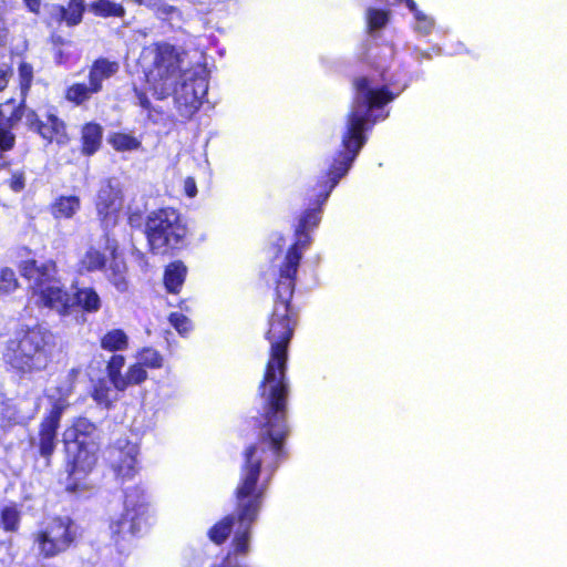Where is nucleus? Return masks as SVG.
<instances>
[{"instance_id": "nucleus-1", "label": "nucleus", "mask_w": 567, "mask_h": 567, "mask_svg": "<svg viewBox=\"0 0 567 567\" xmlns=\"http://www.w3.org/2000/svg\"><path fill=\"white\" fill-rule=\"evenodd\" d=\"M383 107L351 106L340 148L324 174L306 190V208L297 218L293 243L286 250L275 277L272 307L264 328V339L269 348L257 388L261 400L259 439L243 451L239 481L234 491V512L220 517L207 530V538L216 546H223L233 535L229 548H250L252 526L259 517L268 483L287 457L285 443L290 433L288 365L289 348L299 322V308L292 302L298 269L303 250L312 241L311 231L321 221L324 203L367 143L365 132L374 125L371 113Z\"/></svg>"}, {"instance_id": "nucleus-2", "label": "nucleus", "mask_w": 567, "mask_h": 567, "mask_svg": "<svg viewBox=\"0 0 567 567\" xmlns=\"http://www.w3.org/2000/svg\"><path fill=\"white\" fill-rule=\"evenodd\" d=\"M28 99L9 97L0 103V146L14 148L17 136L13 132L23 117H25L27 128L37 135L45 144L55 143L59 146H66L71 142V134L66 122L55 113H47L45 120H42L38 112L27 107Z\"/></svg>"}, {"instance_id": "nucleus-3", "label": "nucleus", "mask_w": 567, "mask_h": 567, "mask_svg": "<svg viewBox=\"0 0 567 567\" xmlns=\"http://www.w3.org/2000/svg\"><path fill=\"white\" fill-rule=\"evenodd\" d=\"M55 336L47 327L35 323L21 328L8 340L3 361L8 371L22 377L44 370L52 359Z\"/></svg>"}, {"instance_id": "nucleus-4", "label": "nucleus", "mask_w": 567, "mask_h": 567, "mask_svg": "<svg viewBox=\"0 0 567 567\" xmlns=\"http://www.w3.org/2000/svg\"><path fill=\"white\" fill-rule=\"evenodd\" d=\"M187 233L182 214L174 207H159L146 215L143 234L152 255H172L183 248Z\"/></svg>"}, {"instance_id": "nucleus-5", "label": "nucleus", "mask_w": 567, "mask_h": 567, "mask_svg": "<svg viewBox=\"0 0 567 567\" xmlns=\"http://www.w3.org/2000/svg\"><path fill=\"white\" fill-rule=\"evenodd\" d=\"M146 513L144 491L138 486L127 488L124 492L123 511L109 522L110 539L120 553L128 549L140 536Z\"/></svg>"}, {"instance_id": "nucleus-6", "label": "nucleus", "mask_w": 567, "mask_h": 567, "mask_svg": "<svg viewBox=\"0 0 567 567\" xmlns=\"http://www.w3.org/2000/svg\"><path fill=\"white\" fill-rule=\"evenodd\" d=\"M33 544L43 559H51L74 547L78 535L69 516H53L49 523L32 534Z\"/></svg>"}, {"instance_id": "nucleus-7", "label": "nucleus", "mask_w": 567, "mask_h": 567, "mask_svg": "<svg viewBox=\"0 0 567 567\" xmlns=\"http://www.w3.org/2000/svg\"><path fill=\"white\" fill-rule=\"evenodd\" d=\"M65 404L55 400L39 423L37 437L29 440L31 457L37 467L41 463L42 468H49L53 463V455L58 446V432Z\"/></svg>"}, {"instance_id": "nucleus-8", "label": "nucleus", "mask_w": 567, "mask_h": 567, "mask_svg": "<svg viewBox=\"0 0 567 567\" xmlns=\"http://www.w3.org/2000/svg\"><path fill=\"white\" fill-rule=\"evenodd\" d=\"M143 59H151L148 76L154 81L163 82V85L169 80H175L181 74L182 59L176 48L167 42H154L145 47L142 51ZM168 95L167 87L163 86L158 100Z\"/></svg>"}, {"instance_id": "nucleus-9", "label": "nucleus", "mask_w": 567, "mask_h": 567, "mask_svg": "<svg viewBox=\"0 0 567 567\" xmlns=\"http://www.w3.org/2000/svg\"><path fill=\"white\" fill-rule=\"evenodd\" d=\"M97 464L95 452L87 447H78L73 451L65 449L63 468L66 474L64 491L79 495L90 488L87 477Z\"/></svg>"}, {"instance_id": "nucleus-10", "label": "nucleus", "mask_w": 567, "mask_h": 567, "mask_svg": "<svg viewBox=\"0 0 567 567\" xmlns=\"http://www.w3.org/2000/svg\"><path fill=\"white\" fill-rule=\"evenodd\" d=\"M124 206V194L118 185L111 179L102 183L96 192L94 208L101 229L109 238V234L118 225Z\"/></svg>"}, {"instance_id": "nucleus-11", "label": "nucleus", "mask_w": 567, "mask_h": 567, "mask_svg": "<svg viewBox=\"0 0 567 567\" xmlns=\"http://www.w3.org/2000/svg\"><path fill=\"white\" fill-rule=\"evenodd\" d=\"M138 447L127 439H118L106 449V462L117 478L131 480L137 473Z\"/></svg>"}, {"instance_id": "nucleus-12", "label": "nucleus", "mask_w": 567, "mask_h": 567, "mask_svg": "<svg viewBox=\"0 0 567 567\" xmlns=\"http://www.w3.org/2000/svg\"><path fill=\"white\" fill-rule=\"evenodd\" d=\"M31 293L35 297L38 308L55 311L60 317H66L72 312V296L60 279Z\"/></svg>"}, {"instance_id": "nucleus-13", "label": "nucleus", "mask_w": 567, "mask_h": 567, "mask_svg": "<svg viewBox=\"0 0 567 567\" xmlns=\"http://www.w3.org/2000/svg\"><path fill=\"white\" fill-rule=\"evenodd\" d=\"M125 365V357L123 354L114 353L106 361L105 372L109 382L115 390L124 392L133 385H141L144 382V373L140 365H128L125 374L122 370Z\"/></svg>"}, {"instance_id": "nucleus-14", "label": "nucleus", "mask_w": 567, "mask_h": 567, "mask_svg": "<svg viewBox=\"0 0 567 567\" xmlns=\"http://www.w3.org/2000/svg\"><path fill=\"white\" fill-rule=\"evenodd\" d=\"M18 268L24 279L32 281L31 292L60 279L56 276L58 266L53 259H48L41 264H38L33 258L25 259L19 264Z\"/></svg>"}, {"instance_id": "nucleus-15", "label": "nucleus", "mask_w": 567, "mask_h": 567, "mask_svg": "<svg viewBox=\"0 0 567 567\" xmlns=\"http://www.w3.org/2000/svg\"><path fill=\"white\" fill-rule=\"evenodd\" d=\"M85 11V0H69L66 6L53 3L50 8L47 24L76 27L83 21Z\"/></svg>"}, {"instance_id": "nucleus-16", "label": "nucleus", "mask_w": 567, "mask_h": 567, "mask_svg": "<svg viewBox=\"0 0 567 567\" xmlns=\"http://www.w3.org/2000/svg\"><path fill=\"white\" fill-rule=\"evenodd\" d=\"M105 249L110 254V262L106 264L105 272L107 280L116 288L117 291L124 292L128 289V280L126 277L127 267L123 258L120 256V247L116 239H106Z\"/></svg>"}, {"instance_id": "nucleus-17", "label": "nucleus", "mask_w": 567, "mask_h": 567, "mask_svg": "<svg viewBox=\"0 0 567 567\" xmlns=\"http://www.w3.org/2000/svg\"><path fill=\"white\" fill-rule=\"evenodd\" d=\"M103 126L95 122L89 121L80 126L79 150L80 154L84 157H92L95 155L103 145Z\"/></svg>"}, {"instance_id": "nucleus-18", "label": "nucleus", "mask_w": 567, "mask_h": 567, "mask_svg": "<svg viewBox=\"0 0 567 567\" xmlns=\"http://www.w3.org/2000/svg\"><path fill=\"white\" fill-rule=\"evenodd\" d=\"M120 70V63L115 60L100 56L89 68L87 82L100 93L103 90V82L114 76Z\"/></svg>"}, {"instance_id": "nucleus-19", "label": "nucleus", "mask_w": 567, "mask_h": 567, "mask_svg": "<svg viewBox=\"0 0 567 567\" xmlns=\"http://www.w3.org/2000/svg\"><path fill=\"white\" fill-rule=\"evenodd\" d=\"M71 441L78 447H87L97 439V425L86 416H78L69 427Z\"/></svg>"}, {"instance_id": "nucleus-20", "label": "nucleus", "mask_w": 567, "mask_h": 567, "mask_svg": "<svg viewBox=\"0 0 567 567\" xmlns=\"http://www.w3.org/2000/svg\"><path fill=\"white\" fill-rule=\"evenodd\" d=\"M187 277V267L182 260L171 261L165 266L163 284L168 293L177 295L181 292Z\"/></svg>"}, {"instance_id": "nucleus-21", "label": "nucleus", "mask_w": 567, "mask_h": 567, "mask_svg": "<svg viewBox=\"0 0 567 567\" xmlns=\"http://www.w3.org/2000/svg\"><path fill=\"white\" fill-rule=\"evenodd\" d=\"M80 208L81 199L76 195H61L49 205V212L56 220L73 218Z\"/></svg>"}, {"instance_id": "nucleus-22", "label": "nucleus", "mask_w": 567, "mask_h": 567, "mask_svg": "<svg viewBox=\"0 0 567 567\" xmlns=\"http://www.w3.org/2000/svg\"><path fill=\"white\" fill-rule=\"evenodd\" d=\"M73 307L78 306L83 313H96L102 308V299L93 287H81L73 292Z\"/></svg>"}, {"instance_id": "nucleus-23", "label": "nucleus", "mask_w": 567, "mask_h": 567, "mask_svg": "<svg viewBox=\"0 0 567 567\" xmlns=\"http://www.w3.org/2000/svg\"><path fill=\"white\" fill-rule=\"evenodd\" d=\"M97 92L85 82H74L64 90V99L73 106H82L86 104L91 97Z\"/></svg>"}, {"instance_id": "nucleus-24", "label": "nucleus", "mask_w": 567, "mask_h": 567, "mask_svg": "<svg viewBox=\"0 0 567 567\" xmlns=\"http://www.w3.org/2000/svg\"><path fill=\"white\" fill-rule=\"evenodd\" d=\"M106 264V255L100 248L90 246L80 259L79 268L84 272L103 271Z\"/></svg>"}, {"instance_id": "nucleus-25", "label": "nucleus", "mask_w": 567, "mask_h": 567, "mask_svg": "<svg viewBox=\"0 0 567 567\" xmlns=\"http://www.w3.org/2000/svg\"><path fill=\"white\" fill-rule=\"evenodd\" d=\"M100 347L107 352H113V354L117 351H124L128 348V336L123 329H111L100 338Z\"/></svg>"}, {"instance_id": "nucleus-26", "label": "nucleus", "mask_w": 567, "mask_h": 567, "mask_svg": "<svg viewBox=\"0 0 567 567\" xmlns=\"http://www.w3.org/2000/svg\"><path fill=\"white\" fill-rule=\"evenodd\" d=\"M138 361L133 365H140L144 373V382L147 380L148 374L146 369H161L164 364V358L156 349L152 347H144L138 351Z\"/></svg>"}, {"instance_id": "nucleus-27", "label": "nucleus", "mask_w": 567, "mask_h": 567, "mask_svg": "<svg viewBox=\"0 0 567 567\" xmlns=\"http://www.w3.org/2000/svg\"><path fill=\"white\" fill-rule=\"evenodd\" d=\"M89 10L95 17L100 18H123L126 13L125 8L121 3L110 0H95L89 4Z\"/></svg>"}, {"instance_id": "nucleus-28", "label": "nucleus", "mask_w": 567, "mask_h": 567, "mask_svg": "<svg viewBox=\"0 0 567 567\" xmlns=\"http://www.w3.org/2000/svg\"><path fill=\"white\" fill-rule=\"evenodd\" d=\"M107 142L116 152H132L142 146V142L136 136L124 132L111 133Z\"/></svg>"}, {"instance_id": "nucleus-29", "label": "nucleus", "mask_w": 567, "mask_h": 567, "mask_svg": "<svg viewBox=\"0 0 567 567\" xmlns=\"http://www.w3.org/2000/svg\"><path fill=\"white\" fill-rule=\"evenodd\" d=\"M18 90L19 96L28 99L34 82V68L28 61H20L18 64Z\"/></svg>"}, {"instance_id": "nucleus-30", "label": "nucleus", "mask_w": 567, "mask_h": 567, "mask_svg": "<svg viewBox=\"0 0 567 567\" xmlns=\"http://www.w3.org/2000/svg\"><path fill=\"white\" fill-rule=\"evenodd\" d=\"M111 386L104 378L97 379L90 392L93 401L103 409L110 410L113 406L114 400L111 396Z\"/></svg>"}, {"instance_id": "nucleus-31", "label": "nucleus", "mask_w": 567, "mask_h": 567, "mask_svg": "<svg viewBox=\"0 0 567 567\" xmlns=\"http://www.w3.org/2000/svg\"><path fill=\"white\" fill-rule=\"evenodd\" d=\"M175 103L186 109H197L200 97L196 94L193 82H183L179 90L175 92Z\"/></svg>"}, {"instance_id": "nucleus-32", "label": "nucleus", "mask_w": 567, "mask_h": 567, "mask_svg": "<svg viewBox=\"0 0 567 567\" xmlns=\"http://www.w3.org/2000/svg\"><path fill=\"white\" fill-rule=\"evenodd\" d=\"M20 287L16 271L10 267L0 268V297L8 296L17 291Z\"/></svg>"}, {"instance_id": "nucleus-33", "label": "nucleus", "mask_w": 567, "mask_h": 567, "mask_svg": "<svg viewBox=\"0 0 567 567\" xmlns=\"http://www.w3.org/2000/svg\"><path fill=\"white\" fill-rule=\"evenodd\" d=\"M0 523L6 532H17L20 526V513L14 506H4L0 511Z\"/></svg>"}, {"instance_id": "nucleus-34", "label": "nucleus", "mask_w": 567, "mask_h": 567, "mask_svg": "<svg viewBox=\"0 0 567 567\" xmlns=\"http://www.w3.org/2000/svg\"><path fill=\"white\" fill-rule=\"evenodd\" d=\"M368 27L370 30H379L386 25L389 21V12L381 9H369L368 10Z\"/></svg>"}, {"instance_id": "nucleus-35", "label": "nucleus", "mask_w": 567, "mask_h": 567, "mask_svg": "<svg viewBox=\"0 0 567 567\" xmlns=\"http://www.w3.org/2000/svg\"><path fill=\"white\" fill-rule=\"evenodd\" d=\"M168 321L174 327V329L182 336L188 333L192 330L190 320L182 312L169 313Z\"/></svg>"}, {"instance_id": "nucleus-36", "label": "nucleus", "mask_w": 567, "mask_h": 567, "mask_svg": "<svg viewBox=\"0 0 567 567\" xmlns=\"http://www.w3.org/2000/svg\"><path fill=\"white\" fill-rule=\"evenodd\" d=\"M7 186L13 193H21L27 186L25 173L22 169L13 171L6 181Z\"/></svg>"}, {"instance_id": "nucleus-37", "label": "nucleus", "mask_w": 567, "mask_h": 567, "mask_svg": "<svg viewBox=\"0 0 567 567\" xmlns=\"http://www.w3.org/2000/svg\"><path fill=\"white\" fill-rule=\"evenodd\" d=\"M153 11L158 19L165 20L173 14L181 17V11L177 7L167 4L161 0L154 2Z\"/></svg>"}, {"instance_id": "nucleus-38", "label": "nucleus", "mask_w": 567, "mask_h": 567, "mask_svg": "<svg viewBox=\"0 0 567 567\" xmlns=\"http://www.w3.org/2000/svg\"><path fill=\"white\" fill-rule=\"evenodd\" d=\"M145 218L144 213L136 208L127 213L126 221L131 228L138 229L142 226L145 228Z\"/></svg>"}, {"instance_id": "nucleus-39", "label": "nucleus", "mask_w": 567, "mask_h": 567, "mask_svg": "<svg viewBox=\"0 0 567 567\" xmlns=\"http://www.w3.org/2000/svg\"><path fill=\"white\" fill-rule=\"evenodd\" d=\"M11 76H12L11 66H7L4 69L0 68V93L3 92L8 87Z\"/></svg>"}, {"instance_id": "nucleus-40", "label": "nucleus", "mask_w": 567, "mask_h": 567, "mask_svg": "<svg viewBox=\"0 0 567 567\" xmlns=\"http://www.w3.org/2000/svg\"><path fill=\"white\" fill-rule=\"evenodd\" d=\"M415 20L422 24L424 29H431L433 27V20L424 14L421 10L413 12Z\"/></svg>"}, {"instance_id": "nucleus-41", "label": "nucleus", "mask_w": 567, "mask_h": 567, "mask_svg": "<svg viewBox=\"0 0 567 567\" xmlns=\"http://www.w3.org/2000/svg\"><path fill=\"white\" fill-rule=\"evenodd\" d=\"M27 10L35 16L41 13L42 0H22Z\"/></svg>"}, {"instance_id": "nucleus-42", "label": "nucleus", "mask_w": 567, "mask_h": 567, "mask_svg": "<svg viewBox=\"0 0 567 567\" xmlns=\"http://www.w3.org/2000/svg\"><path fill=\"white\" fill-rule=\"evenodd\" d=\"M135 95L138 100V105L143 110L150 112L152 110V104H151V101H150L147 94L143 91H135Z\"/></svg>"}, {"instance_id": "nucleus-43", "label": "nucleus", "mask_w": 567, "mask_h": 567, "mask_svg": "<svg viewBox=\"0 0 567 567\" xmlns=\"http://www.w3.org/2000/svg\"><path fill=\"white\" fill-rule=\"evenodd\" d=\"M184 189L188 197H194L197 194V186L193 177H186L184 181Z\"/></svg>"}, {"instance_id": "nucleus-44", "label": "nucleus", "mask_w": 567, "mask_h": 567, "mask_svg": "<svg viewBox=\"0 0 567 567\" xmlns=\"http://www.w3.org/2000/svg\"><path fill=\"white\" fill-rule=\"evenodd\" d=\"M49 42L53 45V49H59L68 43V41L56 32H52L49 35Z\"/></svg>"}, {"instance_id": "nucleus-45", "label": "nucleus", "mask_w": 567, "mask_h": 567, "mask_svg": "<svg viewBox=\"0 0 567 567\" xmlns=\"http://www.w3.org/2000/svg\"><path fill=\"white\" fill-rule=\"evenodd\" d=\"M53 59L56 64H65L69 60V54L64 53L61 48L54 49Z\"/></svg>"}, {"instance_id": "nucleus-46", "label": "nucleus", "mask_w": 567, "mask_h": 567, "mask_svg": "<svg viewBox=\"0 0 567 567\" xmlns=\"http://www.w3.org/2000/svg\"><path fill=\"white\" fill-rule=\"evenodd\" d=\"M404 2H405V6L408 7V9L412 13L419 9L417 4H416V2L414 0H404Z\"/></svg>"}, {"instance_id": "nucleus-47", "label": "nucleus", "mask_w": 567, "mask_h": 567, "mask_svg": "<svg viewBox=\"0 0 567 567\" xmlns=\"http://www.w3.org/2000/svg\"><path fill=\"white\" fill-rule=\"evenodd\" d=\"M11 151H12V148H10L9 146H7V145H6V146H2V145H1V146H0V159H2V158H3V156H4V154H6V153L11 152Z\"/></svg>"}, {"instance_id": "nucleus-48", "label": "nucleus", "mask_w": 567, "mask_h": 567, "mask_svg": "<svg viewBox=\"0 0 567 567\" xmlns=\"http://www.w3.org/2000/svg\"><path fill=\"white\" fill-rule=\"evenodd\" d=\"M10 165V162H2L0 164V168H7Z\"/></svg>"}]
</instances>
